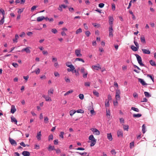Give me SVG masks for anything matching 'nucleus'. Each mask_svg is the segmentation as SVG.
Segmentation results:
<instances>
[{
	"instance_id": "14",
	"label": "nucleus",
	"mask_w": 156,
	"mask_h": 156,
	"mask_svg": "<svg viewBox=\"0 0 156 156\" xmlns=\"http://www.w3.org/2000/svg\"><path fill=\"white\" fill-rule=\"evenodd\" d=\"M74 154H73V155H86L87 154V153H78L77 152H75L73 153Z\"/></svg>"
},
{
	"instance_id": "11",
	"label": "nucleus",
	"mask_w": 156,
	"mask_h": 156,
	"mask_svg": "<svg viewBox=\"0 0 156 156\" xmlns=\"http://www.w3.org/2000/svg\"><path fill=\"white\" fill-rule=\"evenodd\" d=\"M109 23L110 26H112L113 25V22L114 20L112 16H109Z\"/></svg>"
},
{
	"instance_id": "53",
	"label": "nucleus",
	"mask_w": 156,
	"mask_h": 156,
	"mask_svg": "<svg viewBox=\"0 0 156 156\" xmlns=\"http://www.w3.org/2000/svg\"><path fill=\"white\" fill-rule=\"evenodd\" d=\"M54 74L56 77H59L60 76L59 74L57 72H55L54 73Z\"/></svg>"
},
{
	"instance_id": "3",
	"label": "nucleus",
	"mask_w": 156,
	"mask_h": 156,
	"mask_svg": "<svg viewBox=\"0 0 156 156\" xmlns=\"http://www.w3.org/2000/svg\"><path fill=\"white\" fill-rule=\"evenodd\" d=\"M75 54L77 57H81L82 54L81 53V49H76L75 50Z\"/></svg>"
},
{
	"instance_id": "23",
	"label": "nucleus",
	"mask_w": 156,
	"mask_h": 156,
	"mask_svg": "<svg viewBox=\"0 0 156 156\" xmlns=\"http://www.w3.org/2000/svg\"><path fill=\"white\" fill-rule=\"evenodd\" d=\"M140 40L141 42L145 44L146 43V41L145 40V38L144 36H141L140 38Z\"/></svg>"
},
{
	"instance_id": "15",
	"label": "nucleus",
	"mask_w": 156,
	"mask_h": 156,
	"mask_svg": "<svg viewBox=\"0 0 156 156\" xmlns=\"http://www.w3.org/2000/svg\"><path fill=\"white\" fill-rule=\"evenodd\" d=\"M41 131H40L39 132L37 133V136H36V138H37V139L39 140H41Z\"/></svg>"
},
{
	"instance_id": "35",
	"label": "nucleus",
	"mask_w": 156,
	"mask_h": 156,
	"mask_svg": "<svg viewBox=\"0 0 156 156\" xmlns=\"http://www.w3.org/2000/svg\"><path fill=\"white\" fill-rule=\"evenodd\" d=\"M93 93L94 95L96 96L97 97H98L99 96V93L96 90H94L93 91Z\"/></svg>"
},
{
	"instance_id": "36",
	"label": "nucleus",
	"mask_w": 156,
	"mask_h": 156,
	"mask_svg": "<svg viewBox=\"0 0 156 156\" xmlns=\"http://www.w3.org/2000/svg\"><path fill=\"white\" fill-rule=\"evenodd\" d=\"M120 93L121 92L119 89H117L116 90L115 95H120Z\"/></svg>"
},
{
	"instance_id": "52",
	"label": "nucleus",
	"mask_w": 156,
	"mask_h": 156,
	"mask_svg": "<svg viewBox=\"0 0 156 156\" xmlns=\"http://www.w3.org/2000/svg\"><path fill=\"white\" fill-rule=\"evenodd\" d=\"M115 98L116 100H119L120 99V95H115Z\"/></svg>"
},
{
	"instance_id": "25",
	"label": "nucleus",
	"mask_w": 156,
	"mask_h": 156,
	"mask_svg": "<svg viewBox=\"0 0 156 156\" xmlns=\"http://www.w3.org/2000/svg\"><path fill=\"white\" fill-rule=\"evenodd\" d=\"M19 38V36L17 34H16L15 36V38L13 39L14 42L16 43L17 42V40Z\"/></svg>"
},
{
	"instance_id": "34",
	"label": "nucleus",
	"mask_w": 156,
	"mask_h": 156,
	"mask_svg": "<svg viewBox=\"0 0 156 156\" xmlns=\"http://www.w3.org/2000/svg\"><path fill=\"white\" fill-rule=\"evenodd\" d=\"M105 107H108L109 106V101L106 100L105 102Z\"/></svg>"
},
{
	"instance_id": "37",
	"label": "nucleus",
	"mask_w": 156,
	"mask_h": 156,
	"mask_svg": "<svg viewBox=\"0 0 156 156\" xmlns=\"http://www.w3.org/2000/svg\"><path fill=\"white\" fill-rule=\"evenodd\" d=\"M144 94L145 96L147 97H150L151 96V95L149 93L145 91L144 92Z\"/></svg>"
},
{
	"instance_id": "21",
	"label": "nucleus",
	"mask_w": 156,
	"mask_h": 156,
	"mask_svg": "<svg viewBox=\"0 0 156 156\" xmlns=\"http://www.w3.org/2000/svg\"><path fill=\"white\" fill-rule=\"evenodd\" d=\"M131 48L133 51H136L138 50V48L136 47H135L133 45L131 46Z\"/></svg>"
},
{
	"instance_id": "29",
	"label": "nucleus",
	"mask_w": 156,
	"mask_h": 156,
	"mask_svg": "<svg viewBox=\"0 0 156 156\" xmlns=\"http://www.w3.org/2000/svg\"><path fill=\"white\" fill-rule=\"evenodd\" d=\"M76 112V111L74 110H71L70 111L69 113L70 115L72 116Z\"/></svg>"
},
{
	"instance_id": "49",
	"label": "nucleus",
	"mask_w": 156,
	"mask_h": 156,
	"mask_svg": "<svg viewBox=\"0 0 156 156\" xmlns=\"http://www.w3.org/2000/svg\"><path fill=\"white\" fill-rule=\"evenodd\" d=\"M4 17L3 16V18L0 20V25L2 24L4 22Z\"/></svg>"
},
{
	"instance_id": "43",
	"label": "nucleus",
	"mask_w": 156,
	"mask_h": 156,
	"mask_svg": "<svg viewBox=\"0 0 156 156\" xmlns=\"http://www.w3.org/2000/svg\"><path fill=\"white\" fill-rule=\"evenodd\" d=\"M37 7L38 6L37 5H34L33 6L31 9V11L33 12Z\"/></svg>"
},
{
	"instance_id": "47",
	"label": "nucleus",
	"mask_w": 156,
	"mask_h": 156,
	"mask_svg": "<svg viewBox=\"0 0 156 156\" xmlns=\"http://www.w3.org/2000/svg\"><path fill=\"white\" fill-rule=\"evenodd\" d=\"M76 112H77L78 113H83L84 112V111L83 110L81 109H80L77 110L76 111Z\"/></svg>"
},
{
	"instance_id": "16",
	"label": "nucleus",
	"mask_w": 156,
	"mask_h": 156,
	"mask_svg": "<svg viewBox=\"0 0 156 156\" xmlns=\"http://www.w3.org/2000/svg\"><path fill=\"white\" fill-rule=\"evenodd\" d=\"M16 111V109L15 108V106L13 105H12L11 106V108L10 111L11 112L12 114H13Z\"/></svg>"
},
{
	"instance_id": "48",
	"label": "nucleus",
	"mask_w": 156,
	"mask_h": 156,
	"mask_svg": "<svg viewBox=\"0 0 156 156\" xmlns=\"http://www.w3.org/2000/svg\"><path fill=\"white\" fill-rule=\"evenodd\" d=\"M79 98L81 100H83L84 98V95L83 94H79Z\"/></svg>"
},
{
	"instance_id": "9",
	"label": "nucleus",
	"mask_w": 156,
	"mask_h": 156,
	"mask_svg": "<svg viewBox=\"0 0 156 156\" xmlns=\"http://www.w3.org/2000/svg\"><path fill=\"white\" fill-rule=\"evenodd\" d=\"M117 134L118 137H123V134L122 130H119L117 132Z\"/></svg>"
},
{
	"instance_id": "20",
	"label": "nucleus",
	"mask_w": 156,
	"mask_h": 156,
	"mask_svg": "<svg viewBox=\"0 0 156 156\" xmlns=\"http://www.w3.org/2000/svg\"><path fill=\"white\" fill-rule=\"evenodd\" d=\"M107 138L110 141L112 140V137L111 133L107 134Z\"/></svg>"
},
{
	"instance_id": "45",
	"label": "nucleus",
	"mask_w": 156,
	"mask_h": 156,
	"mask_svg": "<svg viewBox=\"0 0 156 156\" xmlns=\"http://www.w3.org/2000/svg\"><path fill=\"white\" fill-rule=\"evenodd\" d=\"M90 83L89 82H86L84 83V85L86 87H89L90 85Z\"/></svg>"
},
{
	"instance_id": "8",
	"label": "nucleus",
	"mask_w": 156,
	"mask_h": 156,
	"mask_svg": "<svg viewBox=\"0 0 156 156\" xmlns=\"http://www.w3.org/2000/svg\"><path fill=\"white\" fill-rule=\"evenodd\" d=\"M42 97L45 98V101H51V98L49 97L48 95L46 96L44 94H43L42 95Z\"/></svg>"
},
{
	"instance_id": "2",
	"label": "nucleus",
	"mask_w": 156,
	"mask_h": 156,
	"mask_svg": "<svg viewBox=\"0 0 156 156\" xmlns=\"http://www.w3.org/2000/svg\"><path fill=\"white\" fill-rule=\"evenodd\" d=\"M135 55L136 56L137 60L140 65L142 66H145L144 65L142 62V58L141 57L137 54H135Z\"/></svg>"
},
{
	"instance_id": "40",
	"label": "nucleus",
	"mask_w": 156,
	"mask_h": 156,
	"mask_svg": "<svg viewBox=\"0 0 156 156\" xmlns=\"http://www.w3.org/2000/svg\"><path fill=\"white\" fill-rule=\"evenodd\" d=\"M64 134V133L63 132H61L60 133V134L59 135V137L62 139H63L64 136L63 135Z\"/></svg>"
},
{
	"instance_id": "61",
	"label": "nucleus",
	"mask_w": 156,
	"mask_h": 156,
	"mask_svg": "<svg viewBox=\"0 0 156 156\" xmlns=\"http://www.w3.org/2000/svg\"><path fill=\"white\" fill-rule=\"evenodd\" d=\"M12 65L15 68H17L18 66V65L16 63H12Z\"/></svg>"
},
{
	"instance_id": "63",
	"label": "nucleus",
	"mask_w": 156,
	"mask_h": 156,
	"mask_svg": "<svg viewBox=\"0 0 156 156\" xmlns=\"http://www.w3.org/2000/svg\"><path fill=\"white\" fill-rule=\"evenodd\" d=\"M54 144L55 145H57L58 144V140L57 139L54 140Z\"/></svg>"
},
{
	"instance_id": "10",
	"label": "nucleus",
	"mask_w": 156,
	"mask_h": 156,
	"mask_svg": "<svg viewBox=\"0 0 156 156\" xmlns=\"http://www.w3.org/2000/svg\"><path fill=\"white\" fill-rule=\"evenodd\" d=\"M9 140L10 143L12 145L15 146L16 145L17 143L14 140L11 138H9Z\"/></svg>"
},
{
	"instance_id": "42",
	"label": "nucleus",
	"mask_w": 156,
	"mask_h": 156,
	"mask_svg": "<svg viewBox=\"0 0 156 156\" xmlns=\"http://www.w3.org/2000/svg\"><path fill=\"white\" fill-rule=\"evenodd\" d=\"M53 91H54V90H53V89L51 88L50 90H48V94L49 95L50 93L52 94L53 93Z\"/></svg>"
},
{
	"instance_id": "7",
	"label": "nucleus",
	"mask_w": 156,
	"mask_h": 156,
	"mask_svg": "<svg viewBox=\"0 0 156 156\" xmlns=\"http://www.w3.org/2000/svg\"><path fill=\"white\" fill-rule=\"evenodd\" d=\"M92 68L94 70H98L99 69H101V67L99 64H97L95 66H92Z\"/></svg>"
},
{
	"instance_id": "17",
	"label": "nucleus",
	"mask_w": 156,
	"mask_h": 156,
	"mask_svg": "<svg viewBox=\"0 0 156 156\" xmlns=\"http://www.w3.org/2000/svg\"><path fill=\"white\" fill-rule=\"evenodd\" d=\"M45 17L44 16H39L37 18V21L38 22H40L44 19H45Z\"/></svg>"
},
{
	"instance_id": "27",
	"label": "nucleus",
	"mask_w": 156,
	"mask_h": 156,
	"mask_svg": "<svg viewBox=\"0 0 156 156\" xmlns=\"http://www.w3.org/2000/svg\"><path fill=\"white\" fill-rule=\"evenodd\" d=\"M142 115L140 114H134L133 116L134 118H139Z\"/></svg>"
},
{
	"instance_id": "56",
	"label": "nucleus",
	"mask_w": 156,
	"mask_h": 156,
	"mask_svg": "<svg viewBox=\"0 0 156 156\" xmlns=\"http://www.w3.org/2000/svg\"><path fill=\"white\" fill-rule=\"evenodd\" d=\"M104 5L105 4L104 3H101L99 4L98 6L100 8H102L104 6Z\"/></svg>"
},
{
	"instance_id": "33",
	"label": "nucleus",
	"mask_w": 156,
	"mask_h": 156,
	"mask_svg": "<svg viewBox=\"0 0 156 156\" xmlns=\"http://www.w3.org/2000/svg\"><path fill=\"white\" fill-rule=\"evenodd\" d=\"M89 139L91 141L96 140L93 135H91L89 136Z\"/></svg>"
},
{
	"instance_id": "59",
	"label": "nucleus",
	"mask_w": 156,
	"mask_h": 156,
	"mask_svg": "<svg viewBox=\"0 0 156 156\" xmlns=\"http://www.w3.org/2000/svg\"><path fill=\"white\" fill-rule=\"evenodd\" d=\"M51 32L55 34L57 33V31L55 29L53 28L51 30Z\"/></svg>"
},
{
	"instance_id": "38",
	"label": "nucleus",
	"mask_w": 156,
	"mask_h": 156,
	"mask_svg": "<svg viewBox=\"0 0 156 156\" xmlns=\"http://www.w3.org/2000/svg\"><path fill=\"white\" fill-rule=\"evenodd\" d=\"M131 110L136 112H139V110L138 108H136L135 107H132L131 108Z\"/></svg>"
},
{
	"instance_id": "1",
	"label": "nucleus",
	"mask_w": 156,
	"mask_h": 156,
	"mask_svg": "<svg viewBox=\"0 0 156 156\" xmlns=\"http://www.w3.org/2000/svg\"><path fill=\"white\" fill-rule=\"evenodd\" d=\"M80 71L81 73L83 74V77L84 78H87L88 74L87 71L86 70L84 67H82L80 69Z\"/></svg>"
},
{
	"instance_id": "28",
	"label": "nucleus",
	"mask_w": 156,
	"mask_h": 156,
	"mask_svg": "<svg viewBox=\"0 0 156 156\" xmlns=\"http://www.w3.org/2000/svg\"><path fill=\"white\" fill-rule=\"evenodd\" d=\"M150 63L151 65L153 66H156V64L154 61L152 60L150 61Z\"/></svg>"
},
{
	"instance_id": "32",
	"label": "nucleus",
	"mask_w": 156,
	"mask_h": 156,
	"mask_svg": "<svg viewBox=\"0 0 156 156\" xmlns=\"http://www.w3.org/2000/svg\"><path fill=\"white\" fill-rule=\"evenodd\" d=\"M73 92V90H70L64 94V96H66L71 93H72Z\"/></svg>"
},
{
	"instance_id": "62",
	"label": "nucleus",
	"mask_w": 156,
	"mask_h": 156,
	"mask_svg": "<svg viewBox=\"0 0 156 156\" xmlns=\"http://www.w3.org/2000/svg\"><path fill=\"white\" fill-rule=\"evenodd\" d=\"M35 71L36 72V73L37 74L40 73V69L38 68L37 69L35 70Z\"/></svg>"
},
{
	"instance_id": "60",
	"label": "nucleus",
	"mask_w": 156,
	"mask_h": 156,
	"mask_svg": "<svg viewBox=\"0 0 156 156\" xmlns=\"http://www.w3.org/2000/svg\"><path fill=\"white\" fill-rule=\"evenodd\" d=\"M62 5H59V7L58 8V9L60 11L62 12Z\"/></svg>"
},
{
	"instance_id": "57",
	"label": "nucleus",
	"mask_w": 156,
	"mask_h": 156,
	"mask_svg": "<svg viewBox=\"0 0 156 156\" xmlns=\"http://www.w3.org/2000/svg\"><path fill=\"white\" fill-rule=\"evenodd\" d=\"M134 146V142H132L130 144V147L131 148H132Z\"/></svg>"
},
{
	"instance_id": "54",
	"label": "nucleus",
	"mask_w": 156,
	"mask_h": 156,
	"mask_svg": "<svg viewBox=\"0 0 156 156\" xmlns=\"http://www.w3.org/2000/svg\"><path fill=\"white\" fill-rule=\"evenodd\" d=\"M90 34V33L89 31H87L85 32V34L87 37H88L89 36Z\"/></svg>"
},
{
	"instance_id": "41",
	"label": "nucleus",
	"mask_w": 156,
	"mask_h": 156,
	"mask_svg": "<svg viewBox=\"0 0 156 156\" xmlns=\"http://www.w3.org/2000/svg\"><path fill=\"white\" fill-rule=\"evenodd\" d=\"M142 131L143 133L145 132V126L144 124L142 126Z\"/></svg>"
},
{
	"instance_id": "24",
	"label": "nucleus",
	"mask_w": 156,
	"mask_h": 156,
	"mask_svg": "<svg viewBox=\"0 0 156 156\" xmlns=\"http://www.w3.org/2000/svg\"><path fill=\"white\" fill-rule=\"evenodd\" d=\"M55 147L54 146H52L50 145H49L48 148V150L49 151H51L52 150H54Z\"/></svg>"
},
{
	"instance_id": "46",
	"label": "nucleus",
	"mask_w": 156,
	"mask_h": 156,
	"mask_svg": "<svg viewBox=\"0 0 156 156\" xmlns=\"http://www.w3.org/2000/svg\"><path fill=\"white\" fill-rule=\"evenodd\" d=\"M20 145L23 147H25L26 146H29V145H26L23 142H22L20 143Z\"/></svg>"
},
{
	"instance_id": "4",
	"label": "nucleus",
	"mask_w": 156,
	"mask_h": 156,
	"mask_svg": "<svg viewBox=\"0 0 156 156\" xmlns=\"http://www.w3.org/2000/svg\"><path fill=\"white\" fill-rule=\"evenodd\" d=\"M90 130L93 132V133L97 135H99L100 134V131L96 128H91Z\"/></svg>"
},
{
	"instance_id": "5",
	"label": "nucleus",
	"mask_w": 156,
	"mask_h": 156,
	"mask_svg": "<svg viewBox=\"0 0 156 156\" xmlns=\"http://www.w3.org/2000/svg\"><path fill=\"white\" fill-rule=\"evenodd\" d=\"M30 48L28 47L25 48H23L21 51L22 52L25 51L27 53H30Z\"/></svg>"
},
{
	"instance_id": "64",
	"label": "nucleus",
	"mask_w": 156,
	"mask_h": 156,
	"mask_svg": "<svg viewBox=\"0 0 156 156\" xmlns=\"http://www.w3.org/2000/svg\"><path fill=\"white\" fill-rule=\"evenodd\" d=\"M66 65L67 66L69 67L72 64H71V62H68L66 63Z\"/></svg>"
},
{
	"instance_id": "18",
	"label": "nucleus",
	"mask_w": 156,
	"mask_h": 156,
	"mask_svg": "<svg viewBox=\"0 0 156 156\" xmlns=\"http://www.w3.org/2000/svg\"><path fill=\"white\" fill-rule=\"evenodd\" d=\"M22 154L24 156H29L30 155V153L27 151H23L22 153Z\"/></svg>"
},
{
	"instance_id": "50",
	"label": "nucleus",
	"mask_w": 156,
	"mask_h": 156,
	"mask_svg": "<svg viewBox=\"0 0 156 156\" xmlns=\"http://www.w3.org/2000/svg\"><path fill=\"white\" fill-rule=\"evenodd\" d=\"M69 67L70 68V70L72 72H73L75 69L74 66L72 65Z\"/></svg>"
},
{
	"instance_id": "22",
	"label": "nucleus",
	"mask_w": 156,
	"mask_h": 156,
	"mask_svg": "<svg viewBox=\"0 0 156 156\" xmlns=\"http://www.w3.org/2000/svg\"><path fill=\"white\" fill-rule=\"evenodd\" d=\"M11 119L12 122H14L16 124H17V120L13 116L12 117H11Z\"/></svg>"
},
{
	"instance_id": "51",
	"label": "nucleus",
	"mask_w": 156,
	"mask_h": 156,
	"mask_svg": "<svg viewBox=\"0 0 156 156\" xmlns=\"http://www.w3.org/2000/svg\"><path fill=\"white\" fill-rule=\"evenodd\" d=\"M48 119L47 117H44V122L45 123H48Z\"/></svg>"
},
{
	"instance_id": "30",
	"label": "nucleus",
	"mask_w": 156,
	"mask_h": 156,
	"mask_svg": "<svg viewBox=\"0 0 156 156\" xmlns=\"http://www.w3.org/2000/svg\"><path fill=\"white\" fill-rule=\"evenodd\" d=\"M82 32V29L81 28H80L77 29L76 31V34H78Z\"/></svg>"
},
{
	"instance_id": "13",
	"label": "nucleus",
	"mask_w": 156,
	"mask_h": 156,
	"mask_svg": "<svg viewBox=\"0 0 156 156\" xmlns=\"http://www.w3.org/2000/svg\"><path fill=\"white\" fill-rule=\"evenodd\" d=\"M142 50L144 54H150L151 53L150 51L148 49H142Z\"/></svg>"
},
{
	"instance_id": "19",
	"label": "nucleus",
	"mask_w": 156,
	"mask_h": 156,
	"mask_svg": "<svg viewBox=\"0 0 156 156\" xmlns=\"http://www.w3.org/2000/svg\"><path fill=\"white\" fill-rule=\"evenodd\" d=\"M88 142H90V146L92 147L94 145L96 142V140L91 141H89Z\"/></svg>"
},
{
	"instance_id": "12",
	"label": "nucleus",
	"mask_w": 156,
	"mask_h": 156,
	"mask_svg": "<svg viewBox=\"0 0 156 156\" xmlns=\"http://www.w3.org/2000/svg\"><path fill=\"white\" fill-rule=\"evenodd\" d=\"M138 80L144 86L147 85V84L145 83L143 79L141 78H138Z\"/></svg>"
},
{
	"instance_id": "55",
	"label": "nucleus",
	"mask_w": 156,
	"mask_h": 156,
	"mask_svg": "<svg viewBox=\"0 0 156 156\" xmlns=\"http://www.w3.org/2000/svg\"><path fill=\"white\" fill-rule=\"evenodd\" d=\"M54 150L55 151L56 153L57 154L60 153H61V151L59 149H55Z\"/></svg>"
},
{
	"instance_id": "39",
	"label": "nucleus",
	"mask_w": 156,
	"mask_h": 156,
	"mask_svg": "<svg viewBox=\"0 0 156 156\" xmlns=\"http://www.w3.org/2000/svg\"><path fill=\"white\" fill-rule=\"evenodd\" d=\"M45 19L47 21V20H49L50 22H52L54 20V19L53 18H49L48 17H45Z\"/></svg>"
},
{
	"instance_id": "58",
	"label": "nucleus",
	"mask_w": 156,
	"mask_h": 156,
	"mask_svg": "<svg viewBox=\"0 0 156 156\" xmlns=\"http://www.w3.org/2000/svg\"><path fill=\"white\" fill-rule=\"evenodd\" d=\"M147 76L149 77L152 80V81L154 82V79L151 75L150 74H147Z\"/></svg>"
},
{
	"instance_id": "6",
	"label": "nucleus",
	"mask_w": 156,
	"mask_h": 156,
	"mask_svg": "<svg viewBox=\"0 0 156 156\" xmlns=\"http://www.w3.org/2000/svg\"><path fill=\"white\" fill-rule=\"evenodd\" d=\"M109 36L110 37H112L113 36V30L112 28V26H110L109 28Z\"/></svg>"
},
{
	"instance_id": "44",
	"label": "nucleus",
	"mask_w": 156,
	"mask_h": 156,
	"mask_svg": "<svg viewBox=\"0 0 156 156\" xmlns=\"http://www.w3.org/2000/svg\"><path fill=\"white\" fill-rule=\"evenodd\" d=\"M53 139V136L52 134L50 135L48 138V140L49 141L52 140Z\"/></svg>"
},
{
	"instance_id": "26",
	"label": "nucleus",
	"mask_w": 156,
	"mask_h": 156,
	"mask_svg": "<svg viewBox=\"0 0 156 156\" xmlns=\"http://www.w3.org/2000/svg\"><path fill=\"white\" fill-rule=\"evenodd\" d=\"M123 128L124 130L128 131L129 126L128 125H123Z\"/></svg>"
},
{
	"instance_id": "31",
	"label": "nucleus",
	"mask_w": 156,
	"mask_h": 156,
	"mask_svg": "<svg viewBox=\"0 0 156 156\" xmlns=\"http://www.w3.org/2000/svg\"><path fill=\"white\" fill-rule=\"evenodd\" d=\"M75 60V61H81L83 63H84L85 62V61L83 59L80 58H76Z\"/></svg>"
}]
</instances>
